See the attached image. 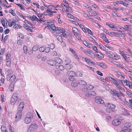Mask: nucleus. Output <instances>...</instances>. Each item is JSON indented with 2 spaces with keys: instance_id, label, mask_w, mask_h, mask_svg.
I'll list each match as a JSON object with an SVG mask.
<instances>
[{
  "instance_id": "nucleus-31",
  "label": "nucleus",
  "mask_w": 132,
  "mask_h": 132,
  "mask_svg": "<svg viewBox=\"0 0 132 132\" xmlns=\"http://www.w3.org/2000/svg\"><path fill=\"white\" fill-rule=\"evenodd\" d=\"M14 27L15 29H16L21 28L22 27V26L19 24H15L14 25Z\"/></svg>"
},
{
  "instance_id": "nucleus-8",
  "label": "nucleus",
  "mask_w": 132,
  "mask_h": 132,
  "mask_svg": "<svg viewBox=\"0 0 132 132\" xmlns=\"http://www.w3.org/2000/svg\"><path fill=\"white\" fill-rule=\"evenodd\" d=\"M111 94L114 96H117L118 97L120 98V96L119 94L117 93L116 90L114 89L111 90L110 92Z\"/></svg>"
},
{
  "instance_id": "nucleus-13",
  "label": "nucleus",
  "mask_w": 132,
  "mask_h": 132,
  "mask_svg": "<svg viewBox=\"0 0 132 132\" xmlns=\"http://www.w3.org/2000/svg\"><path fill=\"white\" fill-rule=\"evenodd\" d=\"M24 106V102H21L18 106V111H22V110L23 109Z\"/></svg>"
},
{
  "instance_id": "nucleus-23",
  "label": "nucleus",
  "mask_w": 132,
  "mask_h": 132,
  "mask_svg": "<svg viewBox=\"0 0 132 132\" xmlns=\"http://www.w3.org/2000/svg\"><path fill=\"white\" fill-rule=\"evenodd\" d=\"M1 22L3 26L4 27L6 28L7 26V23L6 21L4 19H2L1 20Z\"/></svg>"
},
{
  "instance_id": "nucleus-41",
  "label": "nucleus",
  "mask_w": 132,
  "mask_h": 132,
  "mask_svg": "<svg viewBox=\"0 0 132 132\" xmlns=\"http://www.w3.org/2000/svg\"><path fill=\"white\" fill-rule=\"evenodd\" d=\"M123 129L120 132H130V129Z\"/></svg>"
},
{
  "instance_id": "nucleus-19",
  "label": "nucleus",
  "mask_w": 132,
  "mask_h": 132,
  "mask_svg": "<svg viewBox=\"0 0 132 132\" xmlns=\"http://www.w3.org/2000/svg\"><path fill=\"white\" fill-rule=\"evenodd\" d=\"M122 114H123L127 116L129 115L130 113L129 111L126 109L124 108H122Z\"/></svg>"
},
{
  "instance_id": "nucleus-14",
  "label": "nucleus",
  "mask_w": 132,
  "mask_h": 132,
  "mask_svg": "<svg viewBox=\"0 0 132 132\" xmlns=\"http://www.w3.org/2000/svg\"><path fill=\"white\" fill-rule=\"evenodd\" d=\"M105 105L106 107L109 108L111 109H115L116 107V106L114 104L111 103H106Z\"/></svg>"
},
{
  "instance_id": "nucleus-57",
  "label": "nucleus",
  "mask_w": 132,
  "mask_h": 132,
  "mask_svg": "<svg viewBox=\"0 0 132 132\" xmlns=\"http://www.w3.org/2000/svg\"><path fill=\"white\" fill-rule=\"evenodd\" d=\"M10 54H7L6 56V61H11L10 59Z\"/></svg>"
},
{
  "instance_id": "nucleus-40",
  "label": "nucleus",
  "mask_w": 132,
  "mask_h": 132,
  "mask_svg": "<svg viewBox=\"0 0 132 132\" xmlns=\"http://www.w3.org/2000/svg\"><path fill=\"white\" fill-rule=\"evenodd\" d=\"M80 28L82 29V30L84 32H86V30L85 29L84 26L82 24H80L79 25Z\"/></svg>"
},
{
  "instance_id": "nucleus-60",
  "label": "nucleus",
  "mask_w": 132,
  "mask_h": 132,
  "mask_svg": "<svg viewBox=\"0 0 132 132\" xmlns=\"http://www.w3.org/2000/svg\"><path fill=\"white\" fill-rule=\"evenodd\" d=\"M65 61L68 63H70L71 62V60L69 58L66 57L65 59Z\"/></svg>"
},
{
  "instance_id": "nucleus-29",
  "label": "nucleus",
  "mask_w": 132,
  "mask_h": 132,
  "mask_svg": "<svg viewBox=\"0 0 132 132\" xmlns=\"http://www.w3.org/2000/svg\"><path fill=\"white\" fill-rule=\"evenodd\" d=\"M96 54L99 58H102L104 57V55L100 52H97Z\"/></svg>"
},
{
  "instance_id": "nucleus-48",
  "label": "nucleus",
  "mask_w": 132,
  "mask_h": 132,
  "mask_svg": "<svg viewBox=\"0 0 132 132\" xmlns=\"http://www.w3.org/2000/svg\"><path fill=\"white\" fill-rule=\"evenodd\" d=\"M50 51V48L49 47H46L45 48L44 51L46 53H48Z\"/></svg>"
},
{
  "instance_id": "nucleus-3",
  "label": "nucleus",
  "mask_w": 132,
  "mask_h": 132,
  "mask_svg": "<svg viewBox=\"0 0 132 132\" xmlns=\"http://www.w3.org/2000/svg\"><path fill=\"white\" fill-rule=\"evenodd\" d=\"M95 102L96 103L99 104H104V102L100 97L96 96L95 97Z\"/></svg>"
},
{
  "instance_id": "nucleus-53",
  "label": "nucleus",
  "mask_w": 132,
  "mask_h": 132,
  "mask_svg": "<svg viewBox=\"0 0 132 132\" xmlns=\"http://www.w3.org/2000/svg\"><path fill=\"white\" fill-rule=\"evenodd\" d=\"M9 12L14 16H15L16 15V14L15 13L14 11L12 10H9Z\"/></svg>"
},
{
  "instance_id": "nucleus-25",
  "label": "nucleus",
  "mask_w": 132,
  "mask_h": 132,
  "mask_svg": "<svg viewBox=\"0 0 132 132\" xmlns=\"http://www.w3.org/2000/svg\"><path fill=\"white\" fill-rule=\"evenodd\" d=\"M97 64L99 66H100L101 67L103 68H106L107 67L106 65L103 63L102 62L101 63H97Z\"/></svg>"
},
{
  "instance_id": "nucleus-42",
  "label": "nucleus",
  "mask_w": 132,
  "mask_h": 132,
  "mask_svg": "<svg viewBox=\"0 0 132 132\" xmlns=\"http://www.w3.org/2000/svg\"><path fill=\"white\" fill-rule=\"evenodd\" d=\"M31 19L33 21H37L38 20V19L35 15H33L32 16H31L30 17Z\"/></svg>"
},
{
  "instance_id": "nucleus-55",
  "label": "nucleus",
  "mask_w": 132,
  "mask_h": 132,
  "mask_svg": "<svg viewBox=\"0 0 132 132\" xmlns=\"http://www.w3.org/2000/svg\"><path fill=\"white\" fill-rule=\"evenodd\" d=\"M123 82H124V83H126V85L127 86H128L129 85H130V84L131 83V82H129L128 80H125V81Z\"/></svg>"
},
{
  "instance_id": "nucleus-32",
  "label": "nucleus",
  "mask_w": 132,
  "mask_h": 132,
  "mask_svg": "<svg viewBox=\"0 0 132 132\" xmlns=\"http://www.w3.org/2000/svg\"><path fill=\"white\" fill-rule=\"evenodd\" d=\"M84 53L86 55H88V54H91L92 53V52H91L89 50H85L84 51Z\"/></svg>"
},
{
  "instance_id": "nucleus-21",
  "label": "nucleus",
  "mask_w": 132,
  "mask_h": 132,
  "mask_svg": "<svg viewBox=\"0 0 132 132\" xmlns=\"http://www.w3.org/2000/svg\"><path fill=\"white\" fill-rule=\"evenodd\" d=\"M78 83L80 85H86L87 84V82L82 80H79L78 81Z\"/></svg>"
},
{
  "instance_id": "nucleus-45",
  "label": "nucleus",
  "mask_w": 132,
  "mask_h": 132,
  "mask_svg": "<svg viewBox=\"0 0 132 132\" xmlns=\"http://www.w3.org/2000/svg\"><path fill=\"white\" fill-rule=\"evenodd\" d=\"M89 39L91 42H93V43L96 44H97V43L95 41V39L93 38H92V37H90L89 38Z\"/></svg>"
},
{
  "instance_id": "nucleus-39",
  "label": "nucleus",
  "mask_w": 132,
  "mask_h": 132,
  "mask_svg": "<svg viewBox=\"0 0 132 132\" xmlns=\"http://www.w3.org/2000/svg\"><path fill=\"white\" fill-rule=\"evenodd\" d=\"M118 36L121 39H124L125 38V36L124 35L121 34H118Z\"/></svg>"
},
{
  "instance_id": "nucleus-59",
  "label": "nucleus",
  "mask_w": 132,
  "mask_h": 132,
  "mask_svg": "<svg viewBox=\"0 0 132 132\" xmlns=\"http://www.w3.org/2000/svg\"><path fill=\"white\" fill-rule=\"evenodd\" d=\"M126 94L129 96L130 97H132V93L128 90H127L126 92Z\"/></svg>"
},
{
  "instance_id": "nucleus-5",
  "label": "nucleus",
  "mask_w": 132,
  "mask_h": 132,
  "mask_svg": "<svg viewBox=\"0 0 132 132\" xmlns=\"http://www.w3.org/2000/svg\"><path fill=\"white\" fill-rule=\"evenodd\" d=\"M18 98L17 95L14 94L12 96L11 99V103L12 104H14L17 100Z\"/></svg>"
},
{
  "instance_id": "nucleus-4",
  "label": "nucleus",
  "mask_w": 132,
  "mask_h": 132,
  "mask_svg": "<svg viewBox=\"0 0 132 132\" xmlns=\"http://www.w3.org/2000/svg\"><path fill=\"white\" fill-rule=\"evenodd\" d=\"M96 95V94L94 91H88L85 94V95L86 97H89L92 96H95Z\"/></svg>"
},
{
  "instance_id": "nucleus-37",
  "label": "nucleus",
  "mask_w": 132,
  "mask_h": 132,
  "mask_svg": "<svg viewBox=\"0 0 132 132\" xmlns=\"http://www.w3.org/2000/svg\"><path fill=\"white\" fill-rule=\"evenodd\" d=\"M39 48V47L37 45L34 46L32 48V50L34 51H37Z\"/></svg>"
},
{
  "instance_id": "nucleus-12",
  "label": "nucleus",
  "mask_w": 132,
  "mask_h": 132,
  "mask_svg": "<svg viewBox=\"0 0 132 132\" xmlns=\"http://www.w3.org/2000/svg\"><path fill=\"white\" fill-rule=\"evenodd\" d=\"M122 82V81H121L120 82H119V84H117V85H115V86L117 87L118 90H120L122 92H123L125 91V89L123 88L120 86L121 82Z\"/></svg>"
},
{
  "instance_id": "nucleus-33",
  "label": "nucleus",
  "mask_w": 132,
  "mask_h": 132,
  "mask_svg": "<svg viewBox=\"0 0 132 132\" xmlns=\"http://www.w3.org/2000/svg\"><path fill=\"white\" fill-rule=\"evenodd\" d=\"M55 61L57 63L60 64L62 62V60L59 58H56L55 59Z\"/></svg>"
},
{
  "instance_id": "nucleus-36",
  "label": "nucleus",
  "mask_w": 132,
  "mask_h": 132,
  "mask_svg": "<svg viewBox=\"0 0 132 132\" xmlns=\"http://www.w3.org/2000/svg\"><path fill=\"white\" fill-rule=\"evenodd\" d=\"M9 89L11 91H12L14 89V85L13 83H12L9 86Z\"/></svg>"
},
{
  "instance_id": "nucleus-22",
  "label": "nucleus",
  "mask_w": 132,
  "mask_h": 132,
  "mask_svg": "<svg viewBox=\"0 0 132 132\" xmlns=\"http://www.w3.org/2000/svg\"><path fill=\"white\" fill-rule=\"evenodd\" d=\"M112 52H111L110 53H109L108 52L105 53L106 55L112 58H113L114 56H115V54L113 53H111Z\"/></svg>"
},
{
  "instance_id": "nucleus-28",
  "label": "nucleus",
  "mask_w": 132,
  "mask_h": 132,
  "mask_svg": "<svg viewBox=\"0 0 132 132\" xmlns=\"http://www.w3.org/2000/svg\"><path fill=\"white\" fill-rule=\"evenodd\" d=\"M124 125V127L126 128L125 129H129L128 128L131 126V124L130 123L127 122L125 123Z\"/></svg>"
},
{
  "instance_id": "nucleus-17",
  "label": "nucleus",
  "mask_w": 132,
  "mask_h": 132,
  "mask_svg": "<svg viewBox=\"0 0 132 132\" xmlns=\"http://www.w3.org/2000/svg\"><path fill=\"white\" fill-rule=\"evenodd\" d=\"M56 69L61 71L63 70L64 69V67L63 65L60 64L56 65Z\"/></svg>"
},
{
  "instance_id": "nucleus-63",
  "label": "nucleus",
  "mask_w": 132,
  "mask_h": 132,
  "mask_svg": "<svg viewBox=\"0 0 132 132\" xmlns=\"http://www.w3.org/2000/svg\"><path fill=\"white\" fill-rule=\"evenodd\" d=\"M108 79L110 81V82L113 83L114 81L115 80V79H114L112 78H109H109H108Z\"/></svg>"
},
{
  "instance_id": "nucleus-47",
  "label": "nucleus",
  "mask_w": 132,
  "mask_h": 132,
  "mask_svg": "<svg viewBox=\"0 0 132 132\" xmlns=\"http://www.w3.org/2000/svg\"><path fill=\"white\" fill-rule=\"evenodd\" d=\"M122 4L126 7H127V5H128V4L127 3V1L125 0L123 1Z\"/></svg>"
},
{
  "instance_id": "nucleus-16",
  "label": "nucleus",
  "mask_w": 132,
  "mask_h": 132,
  "mask_svg": "<svg viewBox=\"0 0 132 132\" xmlns=\"http://www.w3.org/2000/svg\"><path fill=\"white\" fill-rule=\"evenodd\" d=\"M120 121L118 119H116L112 121L113 125L116 126L119 125L120 124Z\"/></svg>"
},
{
  "instance_id": "nucleus-35",
  "label": "nucleus",
  "mask_w": 132,
  "mask_h": 132,
  "mask_svg": "<svg viewBox=\"0 0 132 132\" xmlns=\"http://www.w3.org/2000/svg\"><path fill=\"white\" fill-rule=\"evenodd\" d=\"M56 38L57 40L61 43L63 42L62 39V37L61 36H56Z\"/></svg>"
},
{
  "instance_id": "nucleus-10",
  "label": "nucleus",
  "mask_w": 132,
  "mask_h": 132,
  "mask_svg": "<svg viewBox=\"0 0 132 132\" xmlns=\"http://www.w3.org/2000/svg\"><path fill=\"white\" fill-rule=\"evenodd\" d=\"M72 31L75 35H76L77 34L78 35H80L81 34V32L79 31L76 28H72Z\"/></svg>"
},
{
  "instance_id": "nucleus-9",
  "label": "nucleus",
  "mask_w": 132,
  "mask_h": 132,
  "mask_svg": "<svg viewBox=\"0 0 132 132\" xmlns=\"http://www.w3.org/2000/svg\"><path fill=\"white\" fill-rule=\"evenodd\" d=\"M46 27H47L49 29L53 31L55 30L56 28L54 24H52V23L50 24V26H47L45 27V28Z\"/></svg>"
},
{
  "instance_id": "nucleus-61",
  "label": "nucleus",
  "mask_w": 132,
  "mask_h": 132,
  "mask_svg": "<svg viewBox=\"0 0 132 132\" xmlns=\"http://www.w3.org/2000/svg\"><path fill=\"white\" fill-rule=\"evenodd\" d=\"M5 52V49L3 48L1 50L0 52V55H3Z\"/></svg>"
},
{
  "instance_id": "nucleus-2",
  "label": "nucleus",
  "mask_w": 132,
  "mask_h": 132,
  "mask_svg": "<svg viewBox=\"0 0 132 132\" xmlns=\"http://www.w3.org/2000/svg\"><path fill=\"white\" fill-rule=\"evenodd\" d=\"M38 128V126L36 123L31 124L29 127L28 130V132H34Z\"/></svg>"
},
{
  "instance_id": "nucleus-20",
  "label": "nucleus",
  "mask_w": 132,
  "mask_h": 132,
  "mask_svg": "<svg viewBox=\"0 0 132 132\" xmlns=\"http://www.w3.org/2000/svg\"><path fill=\"white\" fill-rule=\"evenodd\" d=\"M47 62L49 64L52 66L55 65L56 62L55 61L53 60H48Z\"/></svg>"
},
{
  "instance_id": "nucleus-15",
  "label": "nucleus",
  "mask_w": 132,
  "mask_h": 132,
  "mask_svg": "<svg viewBox=\"0 0 132 132\" xmlns=\"http://www.w3.org/2000/svg\"><path fill=\"white\" fill-rule=\"evenodd\" d=\"M22 111H18V112L16 114L15 118L16 119H18V120H20L21 118L22 115Z\"/></svg>"
},
{
  "instance_id": "nucleus-27",
  "label": "nucleus",
  "mask_w": 132,
  "mask_h": 132,
  "mask_svg": "<svg viewBox=\"0 0 132 132\" xmlns=\"http://www.w3.org/2000/svg\"><path fill=\"white\" fill-rule=\"evenodd\" d=\"M66 69L67 70H70L72 67V65L70 63H67L65 66Z\"/></svg>"
},
{
  "instance_id": "nucleus-62",
  "label": "nucleus",
  "mask_w": 132,
  "mask_h": 132,
  "mask_svg": "<svg viewBox=\"0 0 132 132\" xmlns=\"http://www.w3.org/2000/svg\"><path fill=\"white\" fill-rule=\"evenodd\" d=\"M86 30L87 31V32L89 34L91 35H93V34L91 30L87 28H86Z\"/></svg>"
},
{
  "instance_id": "nucleus-7",
  "label": "nucleus",
  "mask_w": 132,
  "mask_h": 132,
  "mask_svg": "<svg viewBox=\"0 0 132 132\" xmlns=\"http://www.w3.org/2000/svg\"><path fill=\"white\" fill-rule=\"evenodd\" d=\"M15 76L14 75H13L11 76L9 75H7V80L8 81L11 80L12 82L14 81L15 79Z\"/></svg>"
},
{
  "instance_id": "nucleus-6",
  "label": "nucleus",
  "mask_w": 132,
  "mask_h": 132,
  "mask_svg": "<svg viewBox=\"0 0 132 132\" xmlns=\"http://www.w3.org/2000/svg\"><path fill=\"white\" fill-rule=\"evenodd\" d=\"M120 54L124 58L125 61L127 63H129V60L127 59V57L126 56L127 54H125V52L123 51H119Z\"/></svg>"
},
{
  "instance_id": "nucleus-56",
  "label": "nucleus",
  "mask_w": 132,
  "mask_h": 132,
  "mask_svg": "<svg viewBox=\"0 0 132 132\" xmlns=\"http://www.w3.org/2000/svg\"><path fill=\"white\" fill-rule=\"evenodd\" d=\"M87 63H90V59H89L86 58V57H83L82 58Z\"/></svg>"
},
{
  "instance_id": "nucleus-18",
  "label": "nucleus",
  "mask_w": 132,
  "mask_h": 132,
  "mask_svg": "<svg viewBox=\"0 0 132 132\" xmlns=\"http://www.w3.org/2000/svg\"><path fill=\"white\" fill-rule=\"evenodd\" d=\"M101 36L102 39L105 41L107 43H109V42L107 39L105 35L103 33H102L101 34Z\"/></svg>"
},
{
  "instance_id": "nucleus-54",
  "label": "nucleus",
  "mask_w": 132,
  "mask_h": 132,
  "mask_svg": "<svg viewBox=\"0 0 132 132\" xmlns=\"http://www.w3.org/2000/svg\"><path fill=\"white\" fill-rule=\"evenodd\" d=\"M113 59L117 60L120 59V57L118 55L115 54V56H114Z\"/></svg>"
},
{
  "instance_id": "nucleus-49",
  "label": "nucleus",
  "mask_w": 132,
  "mask_h": 132,
  "mask_svg": "<svg viewBox=\"0 0 132 132\" xmlns=\"http://www.w3.org/2000/svg\"><path fill=\"white\" fill-rule=\"evenodd\" d=\"M69 51L71 52L73 55L76 53L75 51L71 48H69Z\"/></svg>"
},
{
  "instance_id": "nucleus-58",
  "label": "nucleus",
  "mask_w": 132,
  "mask_h": 132,
  "mask_svg": "<svg viewBox=\"0 0 132 132\" xmlns=\"http://www.w3.org/2000/svg\"><path fill=\"white\" fill-rule=\"evenodd\" d=\"M50 47V49L53 50L54 49L55 47V44L53 43H52L50 44L49 46Z\"/></svg>"
},
{
  "instance_id": "nucleus-11",
  "label": "nucleus",
  "mask_w": 132,
  "mask_h": 132,
  "mask_svg": "<svg viewBox=\"0 0 132 132\" xmlns=\"http://www.w3.org/2000/svg\"><path fill=\"white\" fill-rule=\"evenodd\" d=\"M55 31L57 33L59 34L61 32H65V30L62 28L57 27Z\"/></svg>"
},
{
  "instance_id": "nucleus-26",
  "label": "nucleus",
  "mask_w": 132,
  "mask_h": 132,
  "mask_svg": "<svg viewBox=\"0 0 132 132\" xmlns=\"http://www.w3.org/2000/svg\"><path fill=\"white\" fill-rule=\"evenodd\" d=\"M1 129L2 132H8L6 127L4 125L1 126Z\"/></svg>"
},
{
  "instance_id": "nucleus-24",
  "label": "nucleus",
  "mask_w": 132,
  "mask_h": 132,
  "mask_svg": "<svg viewBox=\"0 0 132 132\" xmlns=\"http://www.w3.org/2000/svg\"><path fill=\"white\" fill-rule=\"evenodd\" d=\"M67 74L70 76H76V73L73 71H69L67 72Z\"/></svg>"
},
{
  "instance_id": "nucleus-51",
  "label": "nucleus",
  "mask_w": 132,
  "mask_h": 132,
  "mask_svg": "<svg viewBox=\"0 0 132 132\" xmlns=\"http://www.w3.org/2000/svg\"><path fill=\"white\" fill-rule=\"evenodd\" d=\"M112 15L113 16L115 17H119V16H118L117 14V13L114 11H113L112 13Z\"/></svg>"
},
{
  "instance_id": "nucleus-64",
  "label": "nucleus",
  "mask_w": 132,
  "mask_h": 132,
  "mask_svg": "<svg viewBox=\"0 0 132 132\" xmlns=\"http://www.w3.org/2000/svg\"><path fill=\"white\" fill-rule=\"evenodd\" d=\"M39 50L40 52H43L44 51L45 48L43 47H41L39 48Z\"/></svg>"
},
{
  "instance_id": "nucleus-38",
  "label": "nucleus",
  "mask_w": 132,
  "mask_h": 132,
  "mask_svg": "<svg viewBox=\"0 0 132 132\" xmlns=\"http://www.w3.org/2000/svg\"><path fill=\"white\" fill-rule=\"evenodd\" d=\"M75 76H70L69 78V80L71 81H73L76 80V79L74 78Z\"/></svg>"
},
{
  "instance_id": "nucleus-34",
  "label": "nucleus",
  "mask_w": 132,
  "mask_h": 132,
  "mask_svg": "<svg viewBox=\"0 0 132 132\" xmlns=\"http://www.w3.org/2000/svg\"><path fill=\"white\" fill-rule=\"evenodd\" d=\"M121 81V80L118 79H116L113 84H114L115 86L117 84H119V82H120Z\"/></svg>"
},
{
  "instance_id": "nucleus-44",
  "label": "nucleus",
  "mask_w": 132,
  "mask_h": 132,
  "mask_svg": "<svg viewBox=\"0 0 132 132\" xmlns=\"http://www.w3.org/2000/svg\"><path fill=\"white\" fill-rule=\"evenodd\" d=\"M71 85L72 87H75L77 86L78 84L77 83L72 82L71 83Z\"/></svg>"
},
{
  "instance_id": "nucleus-30",
  "label": "nucleus",
  "mask_w": 132,
  "mask_h": 132,
  "mask_svg": "<svg viewBox=\"0 0 132 132\" xmlns=\"http://www.w3.org/2000/svg\"><path fill=\"white\" fill-rule=\"evenodd\" d=\"M16 21H12L11 22H9L8 25L10 27H11L13 25H15L16 24Z\"/></svg>"
},
{
  "instance_id": "nucleus-52",
  "label": "nucleus",
  "mask_w": 132,
  "mask_h": 132,
  "mask_svg": "<svg viewBox=\"0 0 132 132\" xmlns=\"http://www.w3.org/2000/svg\"><path fill=\"white\" fill-rule=\"evenodd\" d=\"M16 5L20 7V8L21 9V10H23L24 11L25 10V9L24 8V7L21 4H16Z\"/></svg>"
},
{
  "instance_id": "nucleus-43",
  "label": "nucleus",
  "mask_w": 132,
  "mask_h": 132,
  "mask_svg": "<svg viewBox=\"0 0 132 132\" xmlns=\"http://www.w3.org/2000/svg\"><path fill=\"white\" fill-rule=\"evenodd\" d=\"M87 87L88 90H92L94 88V87L93 86L91 85H88L87 86Z\"/></svg>"
},
{
  "instance_id": "nucleus-50",
  "label": "nucleus",
  "mask_w": 132,
  "mask_h": 132,
  "mask_svg": "<svg viewBox=\"0 0 132 132\" xmlns=\"http://www.w3.org/2000/svg\"><path fill=\"white\" fill-rule=\"evenodd\" d=\"M6 64L7 67H10L11 65V61H6Z\"/></svg>"
},
{
  "instance_id": "nucleus-1",
  "label": "nucleus",
  "mask_w": 132,
  "mask_h": 132,
  "mask_svg": "<svg viewBox=\"0 0 132 132\" xmlns=\"http://www.w3.org/2000/svg\"><path fill=\"white\" fill-rule=\"evenodd\" d=\"M33 118V115L31 113H28L26 115V117L24 120L25 123L28 124L30 123L31 121V120Z\"/></svg>"
},
{
  "instance_id": "nucleus-46",
  "label": "nucleus",
  "mask_w": 132,
  "mask_h": 132,
  "mask_svg": "<svg viewBox=\"0 0 132 132\" xmlns=\"http://www.w3.org/2000/svg\"><path fill=\"white\" fill-rule=\"evenodd\" d=\"M105 46L107 47V48L109 49L111 51H113L114 50V49L112 47L109 45H105Z\"/></svg>"
}]
</instances>
